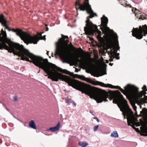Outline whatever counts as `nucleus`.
Masks as SVG:
<instances>
[{
    "label": "nucleus",
    "mask_w": 147,
    "mask_h": 147,
    "mask_svg": "<svg viewBox=\"0 0 147 147\" xmlns=\"http://www.w3.org/2000/svg\"><path fill=\"white\" fill-rule=\"evenodd\" d=\"M113 102L118 103V106L120 110L123 112L125 117H126L128 125L131 126L133 128L134 125H136V119L133 114V112L131 111L127 104V101L124 99L121 93L118 91L117 96L115 97Z\"/></svg>",
    "instance_id": "nucleus-1"
},
{
    "label": "nucleus",
    "mask_w": 147,
    "mask_h": 147,
    "mask_svg": "<svg viewBox=\"0 0 147 147\" xmlns=\"http://www.w3.org/2000/svg\"><path fill=\"white\" fill-rule=\"evenodd\" d=\"M61 35L62 38H60L58 42L56 43V49L55 55H59L63 59V63H70L73 62L74 59L72 56L68 54V42L65 40V39L68 38V37L67 36Z\"/></svg>",
    "instance_id": "nucleus-2"
},
{
    "label": "nucleus",
    "mask_w": 147,
    "mask_h": 147,
    "mask_svg": "<svg viewBox=\"0 0 147 147\" xmlns=\"http://www.w3.org/2000/svg\"><path fill=\"white\" fill-rule=\"evenodd\" d=\"M114 88L118 89L125 95H126L127 92H129L132 98L137 102L143 104L147 102V96L145 95L146 94L145 91L139 92L138 89L133 85L128 84L125 87V90L121 88L118 86H115Z\"/></svg>",
    "instance_id": "nucleus-3"
},
{
    "label": "nucleus",
    "mask_w": 147,
    "mask_h": 147,
    "mask_svg": "<svg viewBox=\"0 0 147 147\" xmlns=\"http://www.w3.org/2000/svg\"><path fill=\"white\" fill-rule=\"evenodd\" d=\"M12 31L16 32V34L19 36L24 42L27 44L29 43H33L36 44L40 39H45V36L40 39L37 35L32 36L27 33L23 32L22 30L18 29H14Z\"/></svg>",
    "instance_id": "nucleus-4"
},
{
    "label": "nucleus",
    "mask_w": 147,
    "mask_h": 147,
    "mask_svg": "<svg viewBox=\"0 0 147 147\" xmlns=\"http://www.w3.org/2000/svg\"><path fill=\"white\" fill-rule=\"evenodd\" d=\"M88 18V17L86 21V26L84 27V30L86 34L88 35H92L94 32H96L98 34L97 36V38L100 41H101L102 38L101 36V32L98 30L97 26L93 24Z\"/></svg>",
    "instance_id": "nucleus-5"
},
{
    "label": "nucleus",
    "mask_w": 147,
    "mask_h": 147,
    "mask_svg": "<svg viewBox=\"0 0 147 147\" xmlns=\"http://www.w3.org/2000/svg\"><path fill=\"white\" fill-rule=\"evenodd\" d=\"M85 1L84 4L81 5L80 3V0H77V1L76 3V6L77 5L79 6L78 9L76 7L77 11L78 9H80V10L82 11L86 10L87 12L90 15L88 17V19L89 18V19L90 18H92L94 16H97L96 14L94 13L92 10L90 5H89L88 3L89 0H85Z\"/></svg>",
    "instance_id": "nucleus-6"
},
{
    "label": "nucleus",
    "mask_w": 147,
    "mask_h": 147,
    "mask_svg": "<svg viewBox=\"0 0 147 147\" xmlns=\"http://www.w3.org/2000/svg\"><path fill=\"white\" fill-rule=\"evenodd\" d=\"M143 33L144 36L147 34V26L146 25H145L143 28L140 26L139 29H134L132 32V35L136 38L141 39L142 37Z\"/></svg>",
    "instance_id": "nucleus-7"
},
{
    "label": "nucleus",
    "mask_w": 147,
    "mask_h": 147,
    "mask_svg": "<svg viewBox=\"0 0 147 147\" xmlns=\"http://www.w3.org/2000/svg\"><path fill=\"white\" fill-rule=\"evenodd\" d=\"M77 77L85 81L88 82L92 84L95 85H99L101 86L104 87H109L111 88H115L114 86L111 84H105L104 83L96 81L94 82L92 81L90 78L85 77L83 76L77 75Z\"/></svg>",
    "instance_id": "nucleus-8"
},
{
    "label": "nucleus",
    "mask_w": 147,
    "mask_h": 147,
    "mask_svg": "<svg viewBox=\"0 0 147 147\" xmlns=\"http://www.w3.org/2000/svg\"><path fill=\"white\" fill-rule=\"evenodd\" d=\"M80 57H78L76 58V60L77 61L79 62L81 66L84 68L86 69L92 75L94 76H96V74L94 71V67L92 65L84 61H81L79 59Z\"/></svg>",
    "instance_id": "nucleus-9"
},
{
    "label": "nucleus",
    "mask_w": 147,
    "mask_h": 147,
    "mask_svg": "<svg viewBox=\"0 0 147 147\" xmlns=\"http://www.w3.org/2000/svg\"><path fill=\"white\" fill-rule=\"evenodd\" d=\"M101 29L103 32L105 34H106L110 30L109 27L107 26L108 22V19L105 15H103L101 18Z\"/></svg>",
    "instance_id": "nucleus-10"
},
{
    "label": "nucleus",
    "mask_w": 147,
    "mask_h": 147,
    "mask_svg": "<svg viewBox=\"0 0 147 147\" xmlns=\"http://www.w3.org/2000/svg\"><path fill=\"white\" fill-rule=\"evenodd\" d=\"M117 38L118 36L117 34H116L115 35V36L114 38L116 40V42H115V47L112 49H111V50L110 52V53L111 55H113V54H116V55L117 56L119 55V54L118 53H117V51L115 49H116L117 50H118L119 49L120 47L118 45V42L117 40Z\"/></svg>",
    "instance_id": "nucleus-11"
},
{
    "label": "nucleus",
    "mask_w": 147,
    "mask_h": 147,
    "mask_svg": "<svg viewBox=\"0 0 147 147\" xmlns=\"http://www.w3.org/2000/svg\"><path fill=\"white\" fill-rule=\"evenodd\" d=\"M140 123L142 126L140 129L142 134L144 136H147V120L144 121H141Z\"/></svg>",
    "instance_id": "nucleus-12"
},
{
    "label": "nucleus",
    "mask_w": 147,
    "mask_h": 147,
    "mask_svg": "<svg viewBox=\"0 0 147 147\" xmlns=\"http://www.w3.org/2000/svg\"><path fill=\"white\" fill-rule=\"evenodd\" d=\"M60 123L59 122L55 126L50 127L49 129H47V131H48L50 130L53 132H55L59 130L60 129Z\"/></svg>",
    "instance_id": "nucleus-13"
},
{
    "label": "nucleus",
    "mask_w": 147,
    "mask_h": 147,
    "mask_svg": "<svg viewBox=\"0 0 147 147\" xmlns=\"http://www.w3.org/2000/svg\"><path fill=\"white\" fill-rule=\"evenodd\" d=\"M28 125L31 128L34 129H36V124L34 120H32L30 121Z\"/></svg>",
    "instance_id": "nucleus-14"
},
{
    "label": "nucleus",
    "mask_w": 147,
    "mask_h": 147,
    "mask_svg": "<svg viewBox=\"0 0 147 147\" xmlns=\"http://www.w3.org/2000/svg\"><path fill=\"white\" fill-rule=\"evenodd\" d=\"M78 144L82 147H86L88 145V144L85 141L79 142Z\"/></svg>",
    "instance_id": "nucleus-15"
},
{
    "label": "nucleus",
    "mask_w": 147,
    "mask_h": 147,
    "mask_svg": "<svg viewBox=\"0 0 147 147\" xmlns=\"http://www.w3.org/2000/svg\"><path fill=\"white\" fill-rule=\"evenodd\" d=\"M111 136L112 137L117 138L118 137L119 135L116 131H114L111 134Z\"/></svg>",
    "instance_id": "nucleus-16"
},
{
    "label": "nucleus",
    "mask_w": 147,
    "mask_h": 147,
    "mask_svg": "<svg viewBox=\"0 0 147 147\" xmlns=\"http://www.w3.org/2000/svg\"><path fill=\"white\" fill-rule=\"evenodd\" d=\"M7 21L6 20H4L3 21V23L2 24L3 25V26L6 28V29L8 30H10L9 28L7 25Z\"/></svg>",
    "instance_id": "nucleus-17"
},
{
    "label": "nucleus",
    "mask_w": 147,
    "mask_h": 147,
    "mask_svg": "<svg viewBox=\"0 0 147 147\" xmlns=\"http://www.w3.org/2000/svg\"><path fill=\"white\" fill-rule=\"evenodd\" d=\"M132 11L133 12L134 11V13L135 14V15L136 16H138L139 15L138 14V13H140V11L138 10H137L136 8H134L132 9Z\"/></svg>",
    "instance_id": "nucleus-18"
},
{
    "label": "nucleus",
    "mask_w": 147,
    "mask_h": 147,
    "mask_svg": "<svg viewBox=\"0 0 147 147\" xmlns=\"http://www.w3.org/2000/svg\"><path fill=\"white\" fill-rule=\"evenodd\" d=\"M4 20H6L4 18V17L3 15L1 14L0 16V23H1L2 24L3 21Z\"/></svg>",
    "instance_id": "nucleus-19"
},
{
    "label": "nucleus",
    "mask_w": 147,
    "mask_h": 147,
    "mask_svg": "<svg viewBox=\"0 0 147 147\" xmlns=\"http://www.w3.org/2000/svg\"><path fill=\"white\" fill-rule=\"evenodd\" d=\"M131 105L133 107V108L134 109V110L136 112V113H137V111H136L137 107L135 106V104L133 103V104H131Z\"/></svg>",
    "instance_id": "nucleus-20"
},
{
    "label": "nucleus",
    "mask_w": 147,
    "mask_h": 147,
    "mask_svg": "<svg viewBox=\"0 0 147 147\" xmlns=\"http://www.w3.org/2000/svg\"><path fill=\"white\" fill-rule=\"evenodd\" d=\"M99 127V125H96V126H95L94 127V131H96Z\"/></svg>",
    "instance_id": "nucleus-21"
},
{
    "label": "nucleus",
    "mask_w": 147,
    "mask_h": 147,
    "mask_svg": "<svg viewBox=\"0 0 147 147\" xmlns=\"http://www.w3.org/2000/svg\"><path fill=\"white\" fill-rule=\"evenodd\" d=\"M142 88L143 90V91H147L146 86L145 85H144Z\"/></svg>",
    "instance_id": "nucleus-22"
},
{
    "label": "nucleus",
    "mask_w": 147,
    "mask_h": 147,
    "mask_svg": "<svg viewBox=\"0 0 147 147\" xmlns=\"http://www.w3.org/2000/svg\"><path fill=\"white\" fill-rule=\"evenodd\" d=\"M13 101H17V100H18V98H17V96H14L13 97Z\"/></svg>",
    "instance_id": "nucleus-23"
},
{
    "label": "nucleus",
    "mask_w": 147,
    "mask_h": 147,
    "mask_svg": "<svg viewBox=\"0 0 147 147\" xmlns=\"http://www.w3.org/2000/svg\"><path fill=\"white\" fill-rule=\"evenodd\" d=\"M143 111L144 112V114H146L147 115V109H143Z\"/></svg>",
    "instance_id": "nucleus-24"
},
{
    "label": "nucleus",
    "mask_w": 147,
    "mask_h": 147,
    "mask_svg": "<svg viewBox=\"0 0 147 147\" xmlns=\"http://www.w3.org/2000/svg\"><path fill=\"white\" fill-rule=\"evenodd\" d=\"M66 100L67 101V102L68 103H69L72 102L71 100L70 99L68 98H67V99H66Z\"/></svg>",
    "instance_id": "nucleus-25"
},
{
    "label": "nucleus",
    "mask_w": 147,
    "mask_h": 147,
    "mask_svg": "<svg viewBox=\"0 0 147 147\" xmlns=\"http://www.w3.org/2000/svg\"><path fill=\"white\" fill-rule=\"evenodd\" d=\"M134 100L139 105H140V108H141V107H142V106H141V105H142V104H141V103L138 102L134 99Z\"/></svg>",
    "instance_id": "nucleus-26"
},
{
    "label": "nucleus",
    "mask_w": 147,
    "mask_h": 147,
    "mask_svg": "<svg viewBox=\"0 0 147 147\" xmlns=\"http://www.w3.org/2000/svg\"><path fill=\"white\" fill-rule=\"evenodd\" d=\"M71 102H73V105H74L75 106L76 105V104L75 102L74 101H72Z\"/></svg>",
    "instance_id": "nucleus-27"
},
{
    "label": "nucleus",
    "mask_w": 147,
    "mask_h": 147,
    "mask_svg": "<svg viewBox=\"0 0 147 147\" xmlns=\"http://www.w3.org/2000/svg\"><path fill=\"white\" fill-rule=\"evenodd\" d=\"M101 60L102 61V62L103 63H105V62L104 61H103V59L102 57L101 58Z\"/></svg>",
    "instance_id": "nucleus-28"
},
{
    "label": "nucleus",
    "mask_w": 147,
    "mask_h": 147,
    "mask_svg": "<svg viewBox=\"0 0 147 147\" xmlns=\"http://www.w3.org/2000/svg\"><path fill=\"white\" fill-rule=\"evenodd\" d=\"M109 61H113V59L112 58H110L109 60Z\"/></svg>",
    "instance_id": "nucleus-29"
},
{
    "label": "nucleus",
    "mask_w": 147,
    "mask_h": 147,
    "mask_svg": "<svg viewBox=\"0 0 147 147\" xmlns=\"http://www.w3.org/2000/svg\"><path fill=\"white\" fill-rule=\"evenodd\" d=\"M78 71H79L78 69H77V68H76L75 70V71L76 72H77Z\"/></svg>",
    "instance_id": "nucleus-30"
},
{
    "label": "nucleus",
    "mask_w": 147,
    "mask_h": 147,
    "mask_svg": "<svg viewBox=\"0 0 147 147\" xmlns=\"http://www.w3.org/2000/svg\"><path fill=\"white\" fill-rule=\"evenodd\" d=\"M96 120L97 121V122H99V119H97V118H96Z\"/></svg>",
    "instance_id": "nucleus-31"
},
{
    "label": "nucleus",
    "mask_w": 147,
    "mask_h": 147,
    "mask_svg": "<svg viewBox=\"0 0 147 147\" xmlns=\"http://www.w3.org/2000/svg\"><path fill=\"white\" fill-rule=\"evenodd\" d=\"M106 62L107 63H109V61L107 60H106Z\"/></svg>",
    "instance_id": "nucleus-32"
},
{
    "label": "nucleus",
    "mask_w": 147,
    "mask_h": 147,
    "mask_svg": "<svg viewBox=\"0 0 147 147\" xmlns=\"http://www.w3.org/2000/svg\"><path fill=\"white\" fill-rule=\"evenodd\" d=\"M5 32L4 31L3 29L1 30V33H3V32Z\"/></svg>",
    "instance_id": "nucleus-33"
},
{
    "label": "nucleus",
    "mask_w": 147,
    "mask_h": 147,
    "mask_svg": "<svg viewBox=\"0 0 147 147\" xmlns=\"http://www.w3.org/2000/svg\"><path fill=\"white\" fill-rule=\"evenodd\" d=\"M42 33H40V34H39V35H40V36H41V37L42 36V35H42Z\"/></svg>",
    "instance_id": "nucleus-34"
},
{
    "label": "nucleus",
    "mask_w": 147,
    "mask_h": 147,
    "mask_svg": "<svg viewBox=\"0 0 147 147\" xmlns=\"http://www.w3.org/2000/svg\"><path fill=\"white\" fill-rule=\"evenodd\" d=\"M48 30H49V29H48V28H47V29H46V31H48Z\"/></svg>",
    "instance_id": "nucleus-35"
},
{
    "label": "nucleus",
    "mask_w": 147,
    "mask_h": 147,
    "mask_svg": "<svg viewBox=\"0 0 147 147\" xmlns=\"http://www.w3.org/2000/svg\"><path fill=\"white\" fill-rule=\"evenodd\" d=\"M109 64L111 65V66H112V64H111V63H109Z\"/></svg>",
    "instance_id": "nucleus-36"
},
{
    "label": "nucleus",
    "mask_w": 147,
    "mask_h": 147,
    "mask_svg": "<svg viewBox=\"0 0 147 147\" xmlns=\"http://www.w3.org/2000/svg\"><path fill=\"white\" fill-rule=\"evenodd\" d=\"M117 59H119V57H117Z\"/></svg>",
    "instance_id": "nucleus-37"
},
{
    "label": "nucleus",
    "mask_w": 147,
    "mask_h": 147,
    "mask_svg": "<svg viewBox=\"0 0 147 147\" xmlns=\"http://www.w3.org/2000/svg\"><path fill=\"white\" fill-rule=\"evenodd\" d=\"M45 76H47V75H45Z\"/></svg>",
    "instance_id": "nucleus-38"
},
{
    "label": "nucleus",
    "mask_w": 147,
    "mask_h": 147,
    "mask_svg": "<svg viewBox=\"0 0 147 147\" xmlns=\"http://www.w3.org/2000/svg\"><path fill=\"white\" fill-rule=\"evenodd\" d=\"M96 117H94V119H96Z\"/></svg>",
    "instance_id": "nucleus-39"
},
{
    "label": "nucleus",
    "mask_w": 147,
    "mask_h": 147,
    "mask_svg": "<svg viewBox=\"0 0 147 147\" xmlns=\"http://www.w3.org/2000/svg\"><path fill=\"white\" fill-rule=\"evenodd\" d=\"M140 17L139 19H140Z\"/></svg>",
    "instance_id": "nucleus-40"
},
{
    "label": "nucleus",
    "mask_w": 147,
    "mask_h": 147,
    "mask_svg": "<svg viewBox=\"0 0 147 147\" xmlns=\"http://www.w3.org/2000/svg\"><path fill=\"white\" fill-rule=\"evenodd\" d=\"M146 0V1H147V0Z\"/></svg>",
    "instance_id": "nucleus-41"
}]
</instances>
